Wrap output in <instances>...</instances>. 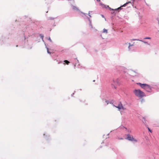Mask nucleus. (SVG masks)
I'll list each match as a JSON object with an SVG mask.
<instances>
[{
  "label": "nucleus",
  "mask_w": 159,
  "mask_h": 159,
  "mask_svg": "<svg viewBox=\"0 0 159 159\" xmlns=\"http://www.w3.org/2000/svg\"><path fill=\"white\" fill-rule=\"evenodd\" d=\"M137 84L139 85L142 89H144L147 91L151 92L152 90L151 87L148 84H141L140 83H137Z\"/></svg>",
  "instance_id": "1"
},
{
  "label": "nucleus",
  "mask_w": 159,
  "mask_h": 159,
  "mask_svg": "<svg viewBox=\"0 0 159 159\" xmlns=\"http://www.w3.org/2000/svg\"><path fill=\"white\" fill-rule=\"evenodd\" d=\"M133 92L136 96L138 98H142L145 96L144 93L139 89H135Z\"/></svg>",
  "instance_id": "2"
},
{
  "label": "nucleus",
  "mask_w": 159,
  "mask_h": 159,
  "mask_svg": "<svg viewBox=\"0 0 159 159\" xmlns=\"http://www.w3.org/2000/svg\"><path fill=\"white\" fill-rule=\"evenodd\" d=\"M127 3H125L122 6H121V7L118 8H117L115 9H113L111 8H110V9L111 10H112V11L113 10L114 11H118V10H121V9H122V8H121V7H125V6H126V5Z\"/></svg>",
  "instance_id": "3"
},
{
  "label": "nucleus",
  "mask_w": 159,
  "mask_h": 159,
  "mask_svg": "<svg viewBox=\"0 0 159 159\" xmlns=\"http://www.w3.org/2000/svg\"><path fill=\"white\" fill-rule=\"evenodd\" d=\"M117 108L119 109L124 110L125 109L123 106L122 104L121 103H120L117 106H115Z\"/></svg>",
  "instance_id": "4"
},
{
  "label": "nucleus",
  "mask_w": 159,
  "mask_h": 159,
  "mask_svg": "<svg viewBox=\"0 0 159 159\" xmlns=\"http://www.w3.org/2000/svg\"><path fill=\"white\" fill-rule=\"evenodd\" d=\"M127 139L131 141H136V140L134 139L133 137H131L129 134L127 135Z\"/></svg>",
  "instance_id": "5"
},
{
  "label": "nucleus",
  "mask_w": 159,
  "mask_h": 159,
  "mask_svg": "<svg viewBox=\"0 0 159 159\" xmlns=\"http://www.w3.org/2000/svg\"><path fill=\"white\" fill-rule=\"evenodd\" d=\"M113 81L115 84H117L119 83V80L118 79H115L113 80Z\"/></svg>",
  "instance_id": "6"
},
{
  "label": "nucleus",
  "mask_w": 159,
  "mask_h": 159,
  "mask_svg": "<svg viewBox=\"0 0 159 159\" xmlns=\"http://www.w3.org/2000/svg\"><path fill=\"white\" fill-rule=\"evenodd\" d=\"M89 28L90 29H91L93 28V26L92 25L91 23V22H90L89 23Z\"/></svg>",
  "instance_id": "7"
},
{
  "label": "nucleus",
  "mask_w": 159,
  "mask_h": 159,
  "mask_svg": "<svg viewBox=\"0 0 159 159\" xmlns=\"http://www.w3.org/2000/svg\"><path fill=\"white\" fill-rule=\"evenodd\" d=\"M129 47H128V48L129 49H130V47L131 46H133L134 45L133 44H131L130 43H129Z\"/></svg>",
  "instance_id": "8"
},
{
  "label": "nucleus",
  "mask_w": 159,
  "mask_h": 159,
  "mask_svg": "<svg viewBox=\"0 0 159 159\" xmlns=\"http://www.w3.org/2000/svg\"><path fill=\"white\" fill-rule=\"evenodd\" d=\"M72 8L74 10H78V8L75 6H73Z\"/></svg>",
  "instance_id": "9"
},
{
  "label": "nucleus",
  "mask_w": 159,
  "mask_h": 159,
  "mask_svg": "<svg viewBox=\"0 0 159 159\" xmlns=\"http://www.w3.org/2000/svg\"><path fill=\"white\" fill-rule=\"evenodd\" d=\"M64 62L65 63H66L67 65H68L69 63H70V62L66 60H65L64 61Z\"/></svg>",
  "instance_id": "10"
},
{
  "label": "nucleus",
  "mask_w": 159,
  "mask_h": 159,
  "mask_svg": "<svg viewBox=\"0 0 159 159\" xmlns=\"http://www.w3.org/2000/svg\"><path fill=\"white\" fill-rule=\"evenodd\" d=\"M103 33H107V30L106 29H104L103 30Z\"/></svg>",
  "instance_id": "11"
},
{
  "label": "nucleus",
  "mask_w": 159,
  "mask_h": 159,
  "mask_svg": "<svg viewBox=\"0 0 159 159\" xmlns=\"http://www.w3.org/2000/svg\"><path fill=\"white\" fill-rule=\"evenodd\" d=\"M144 39H151V38L149 37H146L144 38Z\"/></svg>",
  "instance_id": "12"
},
{
  "label": "nucleus",
  "mask_w": 159,
  "mask_h": 159,
  "mask_svg": "<svg viewBox=\"0 0 159 159\" xmlns=\"http://www.w3.org/2000/svg\"><path fill=\"white\" fill-rule=\"evenodd\" d=\"M148 130H149V131L151 132V133L152 132V130L149 128H148Z\"/></svg>",
  "instance_id": "13"
},
{
  "label": "nucleus",
  "mask_w": 159,
  "mask_h": 159,
  "mask_svg": "<svg viewBox=\"0 0 159 159\" xmlns=\"http://www.w3.org/2000/svg\"><path fill=\"white\" fill-rule=\"evenodd\" d=\"M140 41H141V42H143V43H147V42H144V41H143L142 40H140Z\"/></svg>",
  "instance_id": "14"
},
{
  "label": "nucleus",
  "mask_w": 159,
  "mask_h": 159,
  "mask_svg": "<svg viewBox=\"0 0 159 159\" xmlns=\"http://www.w3.org/2000/svg\"><path fill=\"white\" fill-rule=\"evenodd\" d=\"M97 1L98 2H99L100 1V0H97Z\"/></svg>",
  "instance_id": "15"
},
{
  "label": "nucleus",
  "mask_w": 159,
  "mask_h": 159,
  "mask_svg": "<svg viewBox=\"0 0 159 159\" xmlns=\"http://www.w3.org/2000/svg\"><path fill=\"white\" fill-rule=\"evenodd\" d=\"M48 52L49 54H51V52H49L48 51Z\"/></svg>",
  "instance_id": "16"
},
{
  "label": "nucleus",
  "mask_w": 159,
  "mask_h": 159,
  "mask_svg": "<svg viewBox=\"0 0 159 159\" xmlns=\"http://www.w3.org/2000/svg\"><path fill=\"white\" fill-rule=\"evenodd\" d=\"M106 102L107 103V104H108V101H106Z\"/></svg>",
  "instance_id": "17"
},
{
  "label": "nucleus",
  "mask_w": 159,
  "mask_h": 159,
  "mask_svg": "<svg viewBox=\"0 0 159 159\" xmlns=\"http://www.w3.org/2000/svg\"><path fill=\"white\" fill-rule=\"evenodd\" d=\"M143 119H144V121H145V118L144 117L143 118Z\"/></svg>",
  "instance_id": "18"
},
{
  "label": "nucleus",
  "mask_w": 159,
  "mask_h": 159,
  "mask_svg": "<svg viewBox=\"0 0 159 159\" xmlns=\"http://www.w3.org/2000/svg\"><path fill=\"white\" fill-rule=\"evenodd\" d=\"M102 17H104V16L103 15H102Z\"/></svg>",
  "instance_id": "19"
},
{
  "label": "nucleus",
  "mask_w": 159,
  "mask_h": 159,
  "mask_svg": "<svg viewBox=\"0 0 159 159\" xmlns=\"http://www.w3.org/2000/svg\"><path fill=\"white\" fill-rule=\"evenodd\" d=\"M136 73L137 74H138V73Z\"/></svg>",
  "instance_id": "20"
},
{
  "label": "nucleus",
  "mask_w": 159,
  "mask_h": 159,
  "mask_svg": "<svg viewBox=\"0 0 159 159\" xmlns=\"http://www.w3.org/2000/svg\"><path fill=\"white\" fill-rule=\"evenodd\" d=\"M120 139H123L121 138Z\"/></svg>",
  "instance_id": "21"
},
{
  "label": "nucleus",
  "mask_w": 159,
  "mask_h": 159,
  "mask_svg": "<svg viewBox=\"0 0 159 159\" xmlns=\"http://www.w3.org/2000/svg\"><path fill=\"white\" fill-rule=\"evenodd\" d=\"M158 19H159V17L158 18Z\"/></svg>",
  "instance_id": "22"
}]
</instances>
